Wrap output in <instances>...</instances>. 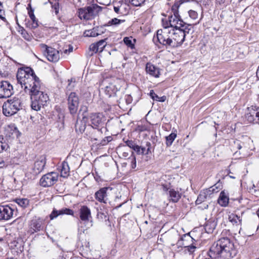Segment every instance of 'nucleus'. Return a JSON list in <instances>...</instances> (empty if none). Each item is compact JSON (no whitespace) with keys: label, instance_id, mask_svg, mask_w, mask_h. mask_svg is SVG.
Wrapping results in <instances>:
<instances>
[{"label":"nucleus","instance_id":"28","mask_svg":"<svg viewBox=\"0 0 259 259\" xmlns=\"http://www.w3.org/2000/svg\"><path fill=\"white\" fill-rule=\"evenodd\" d=\"M218 203L222 206H226L229 202V198L227 195L222 191L218 200Z\"/></svg>","mask_w":259,"mask_h":259},{"label":"nucleus","instance_id":"5","mask_svg":"<svg viewBox=\"0 0 259 259\" xmlns=\"http://www.w3.org/2000/svg\"><path fill=\"white\" fill-rule=\"evenodd\" d=\"M46 164V157L44 155L39 156L35 160L33 165L28 168L26 174V177L30 179H35L44 170Z\"/></svg>","mask_w":259,"mask_h":259},{"label":"nucleus","instance_id":"49","mask_svg":"<svg viewBox=\"0 0 259 259\" xmlns=\"http://www.w3.org/2000/svg\"><path fill=\"white\" fill-rule=\"evenodd\" d=\"M5 15V11L3 9V6L2 3L0 2V19L4 21H6V19L3 15Z\"/></svg>","mask_w":259,"mask_h":259},{"label":"nucleus","instance_id":"58","mask_svg":"<svg viewBox=\"0 0 259 259\" xmlns=\"http://www.w3.org/2000/svg\"><path fill=\"white\" fill-rule=\"evenodd\" d=\"M52 7L55 10L56 14H57L59 13V3H55Z\"/></svg>","mask_w":259,"mask_h":259},{"label":"nucleus","instance_id":"4","mask_svg":"<svg viewBox=\"0 0 259 259\" xmlns=\"http://www.w3.org/2000/svg\"><path fill=\"white\" fill-rule=\"evenodd\" d=\"M23 103L21 99L14 97L5 102L3 106V112L6 116H10L22 109Z\"/></svg>","mask_w":259,"mask_h":259},{"label":"nucleus","instance_id":"51","mask_svg":"<svg viewBox=\"0 0 259 259\" xmlns=\"http://www.w3.org/2000/svg\"><path fill=\"white\" fill-rule=\"evenodd\" d=\"M118 3H120L119 6L120 8V10L122 12V14H123L124 13L126 12V11H124V8H125V7H127V6L126 5V3L123 2L122 1H119L118 2Z\"/></svg>","mask_w":259,"mask_h":259},{"label":"nucleus","instance_id":"16","mask_svg":"<svg viewBox=\"0 0 259 259\" xmlns=\"http://www.w3.org/2000/svg\"><path fill=\"white\" fill-rule=\"evenodd\" d=\"M13 209L8 205L0 206V220H8L13 215Z\"/></svg>","mask_w":259,"mask_h":259},{"label":"nucleus","instance_id":"8","mask_svg":"<svg viewBox=\"0 0 259 259\" xmlns=\"http://www.w3.org/2000/svg\"><path fill=\"white\" fill-rule=\"evenodd\" d=\"M45 228V220L35 216L29 222L28 233L32 235L35 233L42 231Z\"/></svg>","mask_w":259,"mask_h":259},{"label":"nucleus","instance_id":"32","mask_svg":"<svg viewBox=\"0 0 259 259\" xmlns=\"http://www.w3.org/2000/svg\"><path fill=\"white\" fill-rule=\"evenodd\" d=\"M83 34L87 37H95L98 36L99 33L98 32L97 28H94L92 29L85 30Z\"/></svg>","mask_w":259,"mask_h":259},{"label":"nucleus","instance_id":"60","mask_svg":"<svg viewBox=\"0 0 259 259\" xmlns=\"http://www.w3.org/2000/svg\"><path fill=\"white\" fill-rule=\"evenodd\" d=\"M73 51V47L72 46H70L68 49H66L64 51V54H67L68 53L72 52Z\"/></svg>","mask_w":259,"mask_h":259},{"label":"nucleus","instance_id":"12","mask_svg":"<svg viewBox=\"0 0 259 259\" xmlns=\"http://www.w3.org/2000/svg\"><path fill=\"white\" fill-rule=\"evenodd\" d=\"M13 94V87L9 81L0 82V99L9 98Z\"/></svg>","mask_w":259,"mask_h":259},{"label":"nucleus","instance_id":"54","mask_svg":"<svg viewBox=\"0 0 259 259\" xmlns=\"http://www.w3.org/2000/svg\"><path fill=\"white\" fill-rule=\"evenodd\" d=\"M121 147L119 146L118 148H117V150L119 151V152H120V155L122 156V157H127L129 154L127 152H125V151H121Z\"/></svg>","mask_w":259,"mask_h":259},{"label":"nucleus","instance_id":"52","mask_svg":"<svg viewBox=\"0 0 259 259\" xmlns=\"http://www.w3.org/2000/svg\"><path fill=\"white\" fill-rule=\"evenodd\" d=\"M9 128L13 131V133H12V136L15 135L17 137L18 136L19 131L16 126L14 125H12V126H9Z\"/></svg>","mask_w":259,"mask_h":259},{"label":"nucleus","instance_id":"17","mask_svg":"<svg viewBox=\"0 0 259 259\" xmlns=\"http://www.w3.org/2000/svg\"><path fill=\"white\" fill-rule=\"evenodd\" d=\"M103 116L100 113H92L90 116L91 125L93 128H97L102 125Z\"/></svg>","mask_w":259,"mask_h":259},{"label":"nucleus","instance_id":"53","mask_svg":"<svg viewBox=\"0 0 259 259\" xmlns=\"http://www.w3.org/2000/svg\"><path fill=\"white\" fill-rule=\"evenodd\" d=\"M124 99L127 104H131L133 101L132 97L130 95H125Z\"/></svg>","mask_w":259,"mask_h":259},{"label":"nucleus","instance_id":"61","mask_svg":"<svg viewBox=\"0 0 259 259\" xmlns=\"http://www.w3.org/2000/svg\"><path fill=\"white\" fill-rule=\"evenodd\" d=\"M68 82H69V83H68V85L67 88H69V90H70V89H71V88L72 87H73V85H72V87H71V82H72V79H69Z\"/></svg>","mask_w":259,"mask_h":259},{"label":"nucleus","instance_id":"6","mask_svg":"<svg viewBox=\"0 0 259 259\" xmlns=\"http://www.w3.org/2000/svg\"><path fill=\"white\" fill-rule=\"evenodd\" d=\"M180 5L178 3H175L171 8L172 14L168 16L169 23L171 25V28H180L181 27H191V25L184 22L180 18L179 14V8Z\"/></svg>","mask_w":259,"mask_h":259},{"label":"nucleus","instance_id":"27","mask_svg":"<svg viewBox=\"0 0 259 259\" xmlns=\"http://www.w3.org/2000/svg\"><path fill=\"white\" fill-rule=\"evenodd\" d=\"M170 200L173 202H177L181 197V193L173 189L168 191Z\"/></svg>","mask_w":259,"mask_h":259},{"label":"nucleus","instance_id":"39","mask_svg":"<svg viewBox=\"0 0 259 259\" xmlns=\"http://www.w3.org/2000/svg\"><path fill=\"white\" fill-rule=\"evenodd\" d=\"M97 45V48L99 50V52H102L105 46H106V42L105 41V39H102L96 43Z\"/></svg>","mask_w":259,"mask_h":259},{"label":"nucleus","instance_id":"26","mask_svg":"<svg viewBox=\"0 0 259 259\" xmlns=\"http://www.w3.org/2000/svg\"><path fill=\"white\" fill-rule=\"evenodd\" d=\"M216 226L217 222L213 219H210L206 222L204 229L206 233H212Z\"/></svg>","mask_w":259,"mask_h":259},{"label":"nucleus","instance_id":"7","mask_svg":"<svg viewBox=\"0 0 259 259\" xmlns=\"http://www.w3.org/2000/svg\"><path fill=\"white\" fill-rule=\"evenodd\" d=\"M101 7L96 4L78 10V17L80 19L90 20L96 15Z\"/></svg>","mask_w":259,"mask_h":259},{"label":"nucleus","instance_id":"15","mask_svg":"<svg viewBox=\"0 0 259 259\" xmlns=\"http://www.w3.org/2000/svg\"><path fill=\"white\" fill-rule=\"evenodd\" d=\"M112 189L110 187H103L100 189L95 194V199L99 202L103 203H107L108 201L107 191Z\"/></svg>","mask_w":259,"mask_h":259},{"label":"nucleus","instance_id":"50","mask_svg":"<svg viewBox=\"0 0 259 259\" xmlns=\"http://www.w3.org/2000/svg\"><path fill=\"white\" fill-rule=\"evenodd\" d=\"M220 186H221V184L218 183L215 184V185H214L213 186L209 187V188H212L213 189V194H214V193H216L219 191L220 189H221Z\"/></svg>","mask_w":259,"mask_h":259},{"label":"nucleus","instance_id":"20","mask_svg":"<svg viewBox=\"0 0 259 259\" xmlns=\"http://www.w3.org/2000/svg\"><path fill=\"white\" fill-rule=\"evenodd\" d=\"M195 240L190 235V234H186L180 238L178 243L179 245L183 246L185 248L191 245V243L194 242Z\"/></svg>","mask_w":259,"mask_h":259},{"label":"nucleus","instance_id":"18","mask_svg":"<svg viewBox=\"0 0 259 259\" xmlns=\"http://www.w3.org/2000/svg\"><path fill=\"white\" fill-rule=\"evenodd\" d=\"M74 215V211L71 209L67 208H63L59 210H57L56 209H54L51 213L50 214L49 217L51 220H53V219L56 218L58 216L60 215Z\"/></svg>","mask_w":259,"mask_h":259},{"label":"nucleus","instance_id":"31","mask_svg":"<svg viewBox=\"0 0 259 259\" xmlns=\"http://www.w3.org/2000/svg\"><path fill=\"white\" fill-rule=\"evenodd\" d=\"M97 217V219L100 221L109 220V217L106 211H98Z\"/></svg>","mask_w":259,"mask_h":259},{"label":"nucleus","instance_id":"35","mask_svg":"<svg viewBox=\"0 0 259 259\" xmlns=\"http://www.w3.org/2000/svg\"><path fill=\"white\" fill-rule=\"evenodd\" d=\"M176 137L177 134L175 133H171L169 136L166 137V145L167 147L171 145Z\"/></svg>","mask_w":259,"mask_h":259},{"label":"nucleus","instance_id":"9","mask_svg":"<svg viewBox=\"0 0 259 259\" xmlns=\"http://www.w3.org/2000/svg\"><path fill=\"white\" fill-rule=\"evenodd\" d=\"M156 39L157 42L160 44L171 47V42L169 30L158 29L156 32Z\"/></svg>","mask_w":259,"mask_h":259},{"label":"nucleus","instance_id":"36","mask_svg":"<svg viewBox=\"0 0 259 259\" xmlns=\"http://www.w3.org/2000/svg\"><path fill=\"white\" fill-rule=\"evenodd\" d=\"M124 20H120L116 18H114L113 19H112L111 20L109 21L108 23L105 25V26H110L112 25H117L120 24L121 23L124 22Z\"/></svg>","mask_w":259,"mask_h":259},{"label":"nucleus","instance_id":"45","mask_svg":"<svg viewBox=\"0 0 259 259\" xmlns=\"http://www.w3.org/2000/svg\"><path fill=\"white\" fill-rule=\"evenodd\" d=\"M120 3L116 2L114 4L113 9L115 13L118 14H122V12L120 10L119 6Z\"/></svg>","mask_w":259,"mask_h":259},{"label":"nucleus","instance_id":"14","mask_svg":"<svg viewBox=\"0 0 259 259\" xmlns=\"http://www.w3.org/2000/svg\"><path fill=\"white\" fill-rule=\"evenodd\" d=\"M46 49L44 51V55L46 56L48 61L52 62H57L60 59V55L59 51L55 49L48 47L44 45Z\"/></svg>","mask_w":259,"mask_h":259},{"label":"nucleus","instance_id":"42","mask_svg":"<svg viewBox=\"0 0 259 259\" xmlns=\"http://www.w3.org/2000/svg\"><path fill=\"white\" fill-rule=\"evenodd\" d=\"M16 202L20 206L24 207L28 204V201L26 199H18Z\"/></svg>","mask_w":259,"mask_h":259},{"label":"nucleus","instance_id":"43","mask_svg":"<svg viewBox=\"0 0 259 259\" xmlns=\"http://www.w3.org/2000/svg\"><path fill=\"white\" fill-rule=\"evenodd\" d=\"M213 189L212 188H208L202 191L204 194L205 195L206 198H210L211 197V195L213 194Z\"/></svg>","mask_w":259,"mask_h":259},{"label":"nucleus","instance_id":"21","mask_svg":"<svg viewBox=\"0 0 259 259\" xmlns=\"http://www.w3.org/2000/svg\"><path fill=\"white\" fill-rule=\"evenodd\" d=\"M80 218L82 221H89L92 218L90 209L87 206L83 205L79 209Z\"/></svg>","mask_w":259,"mask_h":259},{"label":"nucleus","instance_id":"37","mask_svg":"<svg viewBox=\"0 0 259 259\" xmlns=\"http://www.w3.org/2000/svg\"><path fill=\"white\" fill-rule=\"evenodd\" d=\"M125 143L126 144V146H128L130 148L133 149L135 152L136 151H139L138 146V145H137L135 142L132 140H126L125 141Z\"/></svg>","mask_w":259,"mask_h":259},{"label":"nucleus","instance_id":"19","mask_svg":"<svg viewBox=\"0 0 259 259\" xmlns=\"http://www.w3.org/2000/svg\"><path fill=\"white\" fill-rule=\"evenodd\" d=\"M145 71L147 74L151 76L157 78L159 77V68L154 66L150 62H148L146 64Z\"/></svg>","mask_w":259,"mask_h":259},{"label":"nucleus","instance_id":"56","mask_svg":"<svg viewBox=\"0 0 259 259\" xmlns=\"http://www.w3.org/2000/svg\"><path fill=\"white\" fill-rule=\"evenodd\" d=\"M131 166L132 168H135L136 167V159L135 156H134L132 159Z\"/></svg>","mask_w":259,"mask_h":259},{"label":"nucleus","instance_id":"2","mask_svg":"<svg viewBox=\"0 0 259 259\" xmlns=\"http://www.w3.org/2000/svg\"><path fill=\"white\" fill-rule=\"evenodd\" d=\"M237 254L233 243L227 237H223L214 242L209 249L210 258L204 259H231Z\"/></svg>","mask_w":259,"mask_h":259},{"label":"nucleus","instance_id":"23","mask_svg":"<svg viewBox=\"0 0 259 259\" xmlns=\"http://www.w3.org/2000/svg\"><path fill=\"white\" fill-rule=\"evenodd\" d=\"M243 212H242L241 215L236 213H232L229 215L228 220L233 225L236 226L241 225L242 224V216Z\"/></svg>","mask_w":259,"mask_h":259},{"label":"nucleus","instance_id":"63","mask_svg":"<svg viewBox=\"0 0 259 259\" xmlns=\"http://www.w3.org/2000/svg\"><path fill=\"white\" fill-rule=\"evenodd\" d=\"M27 10H28V12L29 11V10H31V9H32V7H31V5L29 4L28 6V7H27Z\"/></svg>","mask_w":259,"mask_h":259},{"label":"nucleus","instance_id":"62","mask_svg":"<svg viewBox=\"0 0 259 259\" xmlns=\"http://www.w3.org/2000/svg\"><path fill=\"white\" fill-rule=\"evenodd\" d=\"M256 76L259 78V66L258 67V68L256 71Z\"/></svg>","mask_w":259,"mask_h":259},{"label":"nucleus","instance_id":"22","mask_svg":"<svg viewBox=\"0 0 259 259\" xmlns=\"http://www.w3.org/2000/svg\"><path fill=\"white\" fill-rule=\"evenodd\" d=\"M139 151L136 152L139 155H148L152 153L151 144L150 142H146L145 146H139L137 148Z\"/></svg>","mask_w":259,"mask_h":259},{"label":"nucleus","instance_id":"3","mask_svg":"<svg viewBox=\"0 0 259 259\" xmlns=\"http://www.w3.org/2000/svg\"><path fill=\"white\" fill-rule=\"evenodd\" d=\"M191 27H181L171 28L170 31L171 47L177 48L180 46L184 41L186 34L188 33Z\"/></svg>","mask_w":259,"mask_h":259},{"label":"nucleus","instance_id":"44","mask_svg":"<svg viewBox=\"0 0 259 259\" xmlns=\"http://www.w3.org/2000/svg\"><path fill=\"white\" fill-rule=\"evenodd\" d=\"M145 0H130L131 4L134 6H141Z\"/></svg>","mask_w":259,"mask_h":259},{"label":"nucleus","instance_id":"57","mask_svg":"<svg viewBox=\"0 0 259 259\" xmlns=\"http://www.w3.org/2000/svg\"><path fill=\"white\" fill-rule=\"evenodd\" d=\"M106 140L105 139H104L103 140L102 142V143L103 145H104L107 143H108L109 142H110L111 140V137L110 136H109V137H105V138Z\"/></svg>","mask_w":259,"mask_h":259},{"label":"nucleus","instance_id":"10","mask_svg":"<svg viewBox=\"0 0 259 259\" xmlns=\"http://www.w3.org/2000/svg\"><path fill=\"white\" fill-rule=\"evenodd\" d=\"M58 180V175L51 172L44 175L39 180V184L43 187H49L54 185Z\"/></svg>","mask_w":259,"mask_h":259},{"label":"nucleus","instance_id":"38","mask_svg":"<svg viewBox=\"0 0 259 259\" xmlns=\"http://www.w3.org/2000/svg\"><path fill=\"white\" fill-rule=\"evenodd\" d=\"M197 248L196 241L191 243V245L185 249V251H188L189 254H192Z\"/></svg>","mask_w":259,"mask_h":259},{"label":"nucleus","instance_id":"30","mask_svg":"<svg viewBox=\"0 0 259 259\" xmlns=\"http://www.w3.org/2000/svg\"><path fill=\"white\" fill-rule=\"evenodd\" d=\"M69 167L68 163L65 161L62 163V168L61 170V176L64 178L67 177L69 175Z\"/></svg>","mask_w":259,"mask_h":259},{"label":"nucleus","instance_id":"29","mask_svg":"<svg viewBox=\"0 0 259 259\" xmlns=\"http://www.w3.org/2000/svg\"><path fill=\"white\" fill-rule=\"evenodd\" d=\"M29 16L30 17L32 23L29 25V27L31 29H34L38 27V21L35 17L34 14V10L31 9V10H29L28 12Z\"/></svg>","mask_w":259,"mask_h":259},{"label":"nucleus","instance_id":"55","mask_svg":"<svg viewBox=\"0 0 259 259\" xmlns=\"http://www.w3.org/2000/svg\"><path fill=\"white\" fill-rule=\"evenodd\" d=\"M22 35H23V37L26 40H28L30 38V36L27 33V32L25 30H23L22 31Z\"/></svg>","mask_w":259,"mask_h":259},{"label":"nucleus","instance_id":"24","mask_svg":"<svg viewBox=\"0 0 259 259\" xmlns=\"http://www.w3.org/2000/svg\"><path fill=\"white\" fill-rule=\"evenodd\" d=\"M119 90V88L116 87L115 85L110 83L109 85L107 86L105 89V93L108 95L109 97L115 96L116 93Z\"/></svg>","mask_w":259,"mask_h":259},{"label":"nucleus","instance_id":"33","mask_svg":"<svg viewBox=\"0 0 259 259\" xmlns=\"http://www.w3.org/2000/svg\"><path fill=\"white\" fill-rule=\"evenodd\" d=\"M149 95L150 97L153 100L157 101H159L161 102H163L166 100V97L165 96H163L162 97H159L157 95H156L153 90H151L150 92Z\"/></svg>","mask_w":259,"mask_h":259},{"label":"nucleus","instance_id":"1","mask_svg":"<svg viewBox=\"0 0 259 259\" xmlns=\"http://www.w3.org/2000/svg\"><path fill=\"white\" fill-rule=\"evenodd\" d=\"M16 77L18 83L21 84L24 92L30 96L32 109L39 110L42 106L45 105L49 97L43 91L39 78L30 67L19 69Z\"/></svg>","mask_w":259,"mask_h":259},{"label":"nucleus","instance_id":"64","mask_svg":"<svg viewBox=\"0 0 259 259\" xmlns=\"http://www.w3.org/2000/svg\"><path fill=\"white\" fill-rule=\"evenodd\" d=\"M5 163L4 162H0V168H2L4 166Z\"/></svg>","mask_w":259,"mask_h":259},{"label":"nucleus","instance_id":"47","mask_svg":"<svg viewBox=\"0 0 259 259\" xmlns=\"http://www.w3.org/2000/svg\"><path fill=\"white\" fill-rule=\"evenodd\" d=\"M189 17L194 20L198 18V13L197 12L194 10H189L188 11Z\"/></svg>","mask_w":259,"mask_h":259},{"label":"nucleus","instance_id":"25","mask_svg":"<svg viewBox=\"0 0 259 259\" xmlns=\"http://www.w3.org/2000/svg\"><path fill=\"white\" fill-rule=\"evenodd\" d=\"M88 120L87 117L83 116L81 120L77 121L75 124L76 131H79L80 133L84 132L86 127Z\"/></svg>","mask_w":259,"mask_h":259},{"label":"nucleus","instance_id":"34","mask_svg":"<svg viewBox=\"0 0 259 259\" xmlns=\"http://www.w3.org/2000/svg\"><path fill=\"white\" fill-rule=\"evenodd\" d=\"M9 145L2 135H0V153L6 150Z\"/></svg>","mask_w":259,"mask_h":259},{"label":"nucleus","instance_id":"48","mask_svg":"<svg viewBox=\"0 0 259 259\" xmlns=\"http://www.w3.org/2000/svg\"><path fill=\"white\" fill-rule=\"evenodd\" d=\"M97 45L96 44H92L90 45L89 49L90 51L93 52L92 55L93 53H96L99 52L98 48L97 47Z\"/></svg>","mask_w":259,"mask_h":259},{"label":"nucleus","instance_id":"40","mask_svg":"<svg viewBox=\"0 0 259 259\" xmlns=\"http://www.w3.org/2000/svg\"><path fill=\"white\" fill-rule=\"evenodd\" d=\"M206 199V197L204 194L203 192L201 191L197 197V199L196 201V203L197 204H200L202 202L204 201Z\"/></svg>","mask_w":259,"mask_h":259},{"label":"nucleus","instance_id":"11","mask_svg":"<svg viewBox=\"0 0 259 259\" xmlns=\"http://www.w3.org/2000/svg\"><path fill=\"white\" fill-rule=\"evenodd\" d=\"M68 108L71 114H75L78 110L79 98L75 92H71L67 98Z\"/></svg>","mask_w":259,"mask_h":259},{"label":"nucleus","instance_id":"13","mask_svg":"<svg viewBox=\"0 0 259 259\" xmlns=\"http://www.w3.org/2000/svg\"><path fill=\"white\" fill-rule=\"evenodd\" d=\"M245 118L250 123L259 124V107H251L247 108Z\"/></svg>","mask_w":259,"mask_h":259},{"label":"nucleus","instance_id":"41","mask_svg":"<svg viewBox=\"0 0 259 259\" xmlns=\"http://www.w3.org/2000/svg\"><path fill=\"white\" fill-rule=\"evenodd\" d=\"M124 44L131 49L134 48L135 45L132 42V39L128 37H125L123 38Z\"/></svg>","mask_w":259,"mask_h":259},{"label":"nucleus","instance_id":"59","mask_svg":"<svg viewBox=\"0 0 259 259\" xmlns=\"http://www.w3.org/2000/svg\"><path fill=\"white\" fill-rule=\"evenodd\" d=\"M234 144L236 146L238 149L240 150L242 148V145L239 141H236L234 142Z\"/></svg>","mask_w":259,"mask_h":259},{"label":"nucleus","instance_id":"46","mask_svg":"<svg viewBox=\"0 0 259 259\" xmlns=\"http://www.w3.org/2000/svg\"><path fill=\"white\" fill-rule=\"evenodd\" d=\"M162 25L163 27V29H168L169 27H171L170 24L168 23L169 22V19H166L165 18H163L162 19Z\"/></svg>","mask_w":259,"mask_h":259}]
</instances>
